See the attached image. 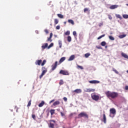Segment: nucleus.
<instances>
[{
  "label": "nucleus",
  "instance_id": "1",
  "mask_svg": "<svg viewBox=\"0 0 128 128\" xmlns=\"http://www.w3.org/2000/svg\"><path fill=\"white\" fill-rule=\"evenodd\" d=\"M105 94L108 98H116L118 96V93L116 92H112L110 91L106 92Z\"/></svg>",
  "mask_w": 128,
  "mask_h": 128
},
{
  "label": "nucleus",
  "instance_id": "2",
  "mask_svg": "<svg viewBox=\"0 0 128 128\" xmlns=\"http://www.w3.org/2000/svg\"><path fill=\"white\" fill-rule=\"evenodd\" d=\"M78 118H88V116L86 112H82L78 115Z\"/></svg>",
  "mask_w": 128,
  "mask_h": 128
},
{
  "label": "nucleus",
  "instance_id": "3",
  "mask_svg": "<svg viewBox=\"0 0 128 128\" xmlns=\"http://www.w3.org/2000/svg\"><path fill=\"white\" fill-rule=\"evenodd\" d=\"M116 109L114 108L110 109V118H114L116 116Z\"/></svg>",
  "mask_w": 128,
  "mask_h": 128
},
{
  "label": "nucleus",
  "instance_id": "4",
  "mask_svg": "<svg viewBox=\"0 0 128 128\" xmlns=\"http://www.w3.org/2000/svg\"><path fill=\"white\" fill-rule=\"evenodd\" d=\"M100 94L96 95V94H91L92 98L94 100H96V102L98 100H100Z\"/></svg>",
  "mask_w": 128,
  "mask_h": 128
},
{
  "label": "nucleus",
  "instance_id": "5",
  "mask_svg": "<svg viewBox=\"0 0 128 128\" xmlns=\"http://www.w3.org/2000/svg\"><path fill=\"white\" fill-rule=\"evenodd\" d=\"M42 74L40 76V78H42L44 76V74H46V72H48V70H46V67H42Z\"/></svg>",
  "mask_w": 128,
  "mask_h": 128
},
{
  "label": "nucleus",
  "instance_id": "6",
  "mask_svg": "<svg viewBox=\"0 0 128 128\" xmlns=\"http://www.w3.org/2000/svg\"><path fill=\"white\" fill-rule=\"evenodd\" d=\"M56 124V122L54 120H51L49 124V128H54V126Z\"/></svg>",
  "mask_w": 128,
  "mask_h": 128
},
{
  "label": "nucleus",
  "instance_id": "7",
  "mask_svg": "<svg viewBox=\"0 0 128 128\" xmlns=\"http://www.w3.org/2000/svg\"><path fill=\"white\" fill-rule=\"evenodd\" d=\"M60 74H64V76H70V73L68 71L61 70L60 72Z\"/></svg>",
  "mask_w": 128,
  "mask_h": 128
},
{
  "label": "nucleus",
  "instance_id": "8",
  "mask_svg": "<svg viewBox=\"0 0 128 128\" xmlns=\"http://www.w3.org/2000/svg\"><path fill=\"white\" fill-rule=\"evenodd\" d=\"M56 66H58V61H56L54 63V64H52V70H54L56 68Z\"/></svg>",
  "mask_w": 128,
  "mask_h": 128
},
{
  "label": "nucleus",
  "instance_id": "9",
  "mask_svg": "<svg viewBox=\"0 0 128 128\" xmlns=\"http://www.w3.org/2000/svg\"><path fill=\"white\" fill-rule=\"evenodd\" d=\"M42 60H36V62H35V64L36 65V66H40V64H42Z\"/></svg>",
  "mask_w": 128,
  "mask_h": 128
},
{
  "label": "nucleus",
  "instance_id": "10",
  "mask_svg": "<svg viewBox=\"0 0 128 128\" xmlns=\"http://www.w3.org/2000/svg\"><path fill=\"white\" fill-rule=\"evenodd\" d=\"M90 84H100V81L96 80H93L89 81Z\"/></svg>",
  "mask_w": 128,
  "mask_h": 128
},
{
  "label": "nucleus",
  "instance_id": "11",
  "mask_svg": "<svg viewBox=\"0 0 128 128\" xmlns=\"http://www.w3.org/2000/svg\"><path fill=\"white\" fill-rule=\"evenodd\" d=\"M118 8V5H112L110 7V10H114V8Z\"/></svg>",
  "mask_w": 128,
  "mask_h": 128
},
{
  "label": "nucleus",
  "instance_id": "12",
  "mask_svg": "<svg viewBox=\"0 0 128 128\" xmlns=\"http://www.w3.org/2000/svg\"><path fill=\"white\" fill-rule=\"evenodd\" d=\"M48 43H45L43 44V45L42 46V50H44L46 48H48Z\"/></svg>",
  "mask_w": 128,
  "mask_h": 128
},
{
  "label": "nucleus",
  "instance_id": "13",
  "mask_svg": "<svg viewBox=\"0 0 128 128\" xmlns=\"http://www.w3.org/2000/svg\"><path fill=\"white\" fill-rule=\"evenodd\" d=\"M95 90L92 88H87L86 90H84V92H94Z\"/></svg>",
  "mask_w": 128,
  "mask_h": 128
},
{
  "label": "nucleus",
  "instance_id": "14",
  "mask_svg": "<svg viewBox=\"0 0 128 128\" xmlns=\"http://www.w3.org/2000/svg\"><path fill=\"white\" fill-rule=\"evenodd\" d=\"M82 92L81 89H76L74 90V92H76V94H80Z\"/></svg>",
  "mask_w": 128,
  "mask_h": 128
},
{
  "label": "nucleus",
  "instance_id": "15",
  "mask_svg": "<svg viewBox=\"0 0 128 128\" xmlns=\"http://www.w3.org/2000/svg\"><path fill=\"white\" fill-rule=\"evenodd\" d=\"M74 58H75L74 55L71 56L68 60V62L74 60Z\"/></svg>",
  "mask_w": 128,
  "mask_h": 128
},
{
  "label": "nucleus",
  "instance_id": "16",
  "mask_svg": "<svg viewBox=\"0 0 128 128\" xmlns=\"http://www.w3.org/2000/svg\"><path fill=\"white\" fill-rule=\"evenodd\" d=\"M103 122L104 124H106V114H103Z\"/></svg>",
  "mask_w": 128,
  "mask_h": 128
},
{
  "label": "nucleus",
  "instance_id": "17",
  "mask_svg": "<svg viewBox=\"0 0 128 128\" xmlns=\"http://www.w3.org/2000/svg\"><path fill=\"white\" fill-rule=\"evenodd\" d=\"M64 60H66V57H62V58L60 59V61H59V62H60V64H62V62H64Z\"/></svg>",
  "mask_w": 128,
  "mask_h": 128
},
{
  "label": "nucleus",
  "instance_id": "18",
  "mask_svg": "<svg viewBox=\"0 0 128 128\" xmlns=\"http://www.w3.org/2000/svg\"><path fill=\"white\" fill-rule=\"evenodd\" d=\"M60 104V101L57 100L56 101L54 104H53V106H58V104Z\"/></svg>",
  "mask_w": 128,
  "mask_h": 128
},
{
  "label": "nucleus",
  "instance_id": "19",
  "mask_svg": "<svg viewBox=\"0 0 128 128\" xmlns=\"http://www.w3.org/2000/svg\"><path fill=\"white\" fill-rule=\"evenodd\" d=\"M44 101L42 100V101L41 103L38 104L39 108H42V106H44Z\"/></svg>",
  "mask_w": 128,
  "mask_h": 128
},
{
  "label": "nucleus",
  "instance_id": "20",
  "mask_svg": "<svg viewBox=\"0 0 128 128\" xmlns=\"http://www.w3.org/2000/svg\"><path fill=\"white\" fill-rule=\"evenodd\" d=\"M121 54H122V56H123V58H128V56L126 55V54L124 52H122Z\"/></svg>",
  "mask_w": 128,
  "mask_h": 128
},
{
  "label": "nucleus",
  "instance_id": "21",
  "mask_svg": "<svg viewBox=\"0 0 128 128\" xmlns=\"http://www.w3.org/2000/svg\"><path fill=\"white\" fill-rule=\"evenodd\" d=\"M58 46H59V48H62V40H58Z\"/></svg>",
  "mask_w": 128,
  "mask_h": 128
},
{
  "label": "nucleus",
  "instance_id": "22",
  "mask_svg": "<svg viewBox=\"0 0 128 128\" xmlns=\"http://www.w3.org/2000/svg\"><path fill=\"white\" fill-rule=\"evenodd\" d=\"M116 18H120V20H122V16H120V15L118 14H116Z\"/></svg>",
  "mask_w": 128,
  "mask_h": 128
},
{
  "label": "nucleus",
  "instance_id": "23",
  "mask_svg": "<svg viewBox=\"0 0 128 128\" xmlns=\"http://www.w3.org/2000/svg\"><path fill=\"white\" fill-rule=\"evenodd\" d=\"M68 22L71 24L72 25L74 24V22L72 20H68Z\"/></svg>",
  "mask_w": 128,
  "mask_h": 128
},
{
  "label": "nucleus",
  "instance_id": "24",
  "mask_svg": "<svg viewBox=\"0 0 128 128\" xmlns=\"http://www.w3.org/2000/svg\"><path fill=\"white\" fill-rule=\"evenodd\" d=\"M126 34H122V35L119 36V38H126Z\"/></svg>",
  "mask_w": 128,
  "mask_h": 128
},
{
  "label": "nucleus",
  "instance_id": "25",
  "mask_svg": "<svg viewBox=\"0 0 128 128\" xmlns=\"http://www.w3.org/2000/svg\"><path fill=\"white\" fill-rule=\"evenodd\" d=\"M90 56V53H87L84 54V56H85V58H88V56Z\"/></svg>",
  "mask_w": 128,
  "mask_h": 128
},
{
  "label": "nucleus",
  "instance_id": "26",
  "mask_svg": "<svg viewBox=\"0 0 128 128\" xmlns=\"http://www.w3.org/2000/svg\"><path fill=\"white\" fill-rule=\"evenodd\" d=\"M58 16L60 18H64V15L62 14H58Z\"/></svg>",
  "mask_w": 128,
  "mask_h": 128
},
{
  "label": "nucleus",
  "instance_id": "27",
  "mask_svg": "<svg viewBox=\"0 0 128 128\" xmlns=\"http://www.w3.org/2000/svg\"><path fill=\"white\" fill-rule=\"evenodd\" d=\"M68 42H72V37H70V36H68Z\"/></svg>",
  "mask_w": 128,
  "mask_h": 128
},
{
  "label": "nucleus",
  "instance_id": "28",
  "mask_svg": "<svg viewBox=\"0 0 128 128\" xmlns=\"http://www.w3.org/2000/svg\"><path fill=\"white\" fill-rule=\"evenodd\" d=\"M106 42H104V41L102 42H101V46H106Z\"/></svg>",
  "mask_w": 128,
  "mask_h": 128
},
{
  "label": "nucleus",
  "instance_id": "29",
  "mask_svg": "<svg viewBox=\"0 0 128 128\" xmlns=\"http://www.w3.org/2000/svg\"><path fill=\"white\" fill-rule=\"evenodd\" d=\"M46 60H44L42 62V63L41 65L42 66H44V64H46Z\"/></svg>",
  "mask_w": 128,
  "mask_h": 128
},
{
  "label": "nucleus",
  "instance_id": "30",
  "mask_svg": "<svg viewBox=\"0 0 128 128\" xmlns=\"http://www.w3.org/2000/svg\"><path fill=\"white\" fill-rule=\"evenodd\" d=\"M52 46H54V43H51L48 47V48L50 49V48H52Z\"/></svg>",
  "mask_w": 128,
  "mask_h": 128
},
{
  "label": "nucleus",
  "instance_id": "31",
  "mask_svg": "<svg viewBox=\"0 0 128 128\" xmlns=\"http://www.w3.org/2000/svg\"><path fill=\"white\" fill-rule=\"evenodd\" d=\"M108 38L110 40H114V38L112 37V36H109Z\"/></svg>",
  "mask_w": 128,
  "mask_h": 128
},
{
  "label": "nucleus",
  "instance_id": "32",
  "mask_svg": "<svg viewBox=\"0 0 128 128\" xmlns=\"http://www.w3.org/2000/svg\"><path fill=\"white\" fill-rule=\"evenodd\" d=\"M122 16L124 18H128V15L126 14H123Z\"/></svg>",
  "mask_w": 128,
  "mask_h": 128
},
{
  "label": "nucleus",
  "instance_id": "33",
  "mask_svg": "<svg viewBox=\"0 0 128 128\" xmlns=\"http://www.w3.org/2000/svg\"><path fill=\"white\" fill-rule=\"evenodd\" d=\"M105 36H106V34H102V35L100 36L98 38V40H100V38H104Z\"/></svg>",
  "mask_w": 128,
  "mask_h": 128
},
{
  "label": "nucleus",
  "instance_id": "34",
  "mask_svg": "<svg viewBox=\"0 0 128 128\" xmlns=\"http://www.w3.org/2000/svg\"><path fill=\"white\" fill-rule=\"evenodd\" d=\"M113 72H114L117 74H118V72L114 68H112Z\"/></svg>",
  "mask_w": 128,
  "mask_h": 128
},
{
  "label": "nucleus",
  "instance_id": "35",
  "mask_svg": "<svg viewBox=\"0 0 128 128\" xmlns=\"http://www.w3.org/2000/svg\"><path fill=\"white\" fill-rule=\"evenodd\" d=\"M50 112L52 116V114H54V110H51L50 111Z\"/></svg>",
  "mask_w": 128,
  "mask_h": 128
},
{
  "label": "nucleus",
  "instance_id": "36",
  "mask_svg": "<svg viewBox=\"0 0 128 128\" xmlns=\"http://www.w3.org/2000/svg\"><path fill=\"white\" fill-rule=\"evenodd\" d=\"M59 84H60V86L64 84V80H61L59 82Z\"/></svg>",
  "mask_w": 128,
  "mask_h": 128
},
{
  "label": "nucleus",
  "instance_id": "37",
  "mask_svg": "<svg viewBox=\"0 0 128 128\" xmlns=\"http://www.w3.org/2000/svg\"><path fill=\"white\" fill-rule=\"evenodd\" d=\"M70 31L68 30L66 31V32L65 33L66 36H70Z\"/></svg>",
  "mask_w": 128,
  "mask_h": 128
},
{
  "label": "nucleus",
  "instance_id": "38",
  "mask_svg": "<svg viewBox=\"0 0 128 128\" xmlns=\"http://www.w3.org/2000/svg\"><path fill=\"white\" fill-rule=\"evenodd\" d=\"M77 66L78 68H80V70H84V67H82V66L77 65Z\"/></svg>",
  "mask_w": 128,
  "mask_h": 128
},
{
  "label": "nucleus",
  "instance_id": "39",
  "mask_svg": "<svg viewBox=\"0 0 128 128\" xmlns=\"http://www.w3.org/2000/svg\"><path fill=\"white\" fill-rule=\"evenodd\" d=\"M54 22H55L56 24H58V20L55 19L54 20Z\"/></svg>",
  "mask_w": 128,
  "mask_h": 128
},
{
  "label": "nucleus",
  "instance_id": "40",
  "mask_svg": "<svg viewBox=\"0 0 128 128\" xmlns=\"http://www.w3.org/2000/svg\"><path fill=\"white\" fill-rule=\"evenodd\" d=\"M47 42H52V38H50L49 37V38H48Z\"/></svg>",
  "mask_w": 128,
  "mask_h": 128
},
{
  "label": "nucleus",
  "instance_id": "41",
  "mask_svg": "<svg viewBox=\"0 0 128 128\" xmlns=\"http://www.w3.org/2000/svg\"><path fill=\"white\" fill-rule=\"evenodd\" d=\"M30 104H32V102H31V101L30 100V101H29V102H28V104L27 106H30Z\"/></svg>",
  "mask_w": 128,
  "mask_h": 128
},
{
  "label": "nucleus",
  "instance_id": "42",
  "mask_svg": "<svg viewBox=\"0 0 128 128\" xmlns=\"http://www.w3.org/2000/svg\"><path fill=\"white\" fill-rule=\"evenodd\" d=\"M73 35L74 36H76V31L73 32Z\"/></svg>",
  "mask_w": 128,
  "mask_h": 128
},
{
  "label": "nucleus",
  "instance_id": "43",
  "mask_svg": "<svg viewBox=\"0 0 128 128\" xmlns=\"http://www.w3.org/2000/svg\"><path fill=\"white\" fill-rule=\"evenodd\" d=\"M96 48H98V50H102V46H96Z\"/></svg>",
  "mask_w": 128,
  "mask_h": 128
},
{
  "label": "nucleus",
  "instance_id": "44",
  "mask_svg": "<svg viewBox=\"0 0 128 128\" xmlns=\"http://www.w3.org/2000/svg\"><path fill=\"white\" fill-rule=\"evenodd\" d=\"M32 118H33L34 120H36V115L32 114Z\"/></svg>",
  "mask_w": 128,
  "mask_h": 128
},
{
  "label": "nucleus",
  "instance_id": "45",
  "mask_svg": "<svg viewBox=\"0 0 128 128\" xmlns=\"http://www.w3.org/2000/svg\"><path fill=\"white\" fill-rule=\"evenodd\" d=\"M88 8H85L84 9V12H88Z\"/></svg>",
  "mask_w": 128,
  "mask_h": 128
},
{
  "label": "nucleus",
  "instance_id": "46",
  "mask_svg": "<svg viewBox=\"0 0 128 128\" xmlns=\"http://www.w3.org/2000/svg\"><path fill=\"white\" fill-rule=\"evenodd\" d=\"M64 102H66L68 100V98H66V97H64Z\"/></svg>",
  "mask_w": 128,
  "mask_h": 128
},
{
  "label": "nucleus",
  "instance_id": "47",
  "mask_svg": "<svg viewBox=\"0 0 128 128\" xmlns=\"http://www.w3.org/2000/svg\"><path fill=\"white\" fill-rule=\"evenodd\" d=\"M60 26H56V30H60Z\"/></svg>",
  "mask_w": 128,
  "mask_h": 128
},
{
  "label": "nucleus",
  "instance_id": "48",
  "mask_svg": "<svg viewBox=\"0 0 128 128\" xmlns=\"http://www.w3.org/2000/svg\"><path fill=\"white\" fill-rule=\"evenodd\" d=\"M44 32H45L46 34H48V30L46 29V30H44Z\"/></svg>",
  "mask_w": 128,
  "mask_h": 128
},
{
  "label": "nucleus",
  "instance_id": "49",
  "mask_svg": "<svg viewBox=\"0 0 128 128\" xmlns=\"http://www.w3.org/2000/svg\"><path fill=\"white\" fill-rule=\"evenodd\" d=\"M108 18H109V20H112V17L109 15L108 16Z\"/></svg>",
  "mask_w": 128,
  "mask_h": 128
},
{
  "label": "nucleus",
  "instance_id": "50",
  "mask_svg": "<svg viewBox=\"0 0 128 128\" xmlns=\"http://www.w3.org/2000/svg\"><path fill=\"white\" fill-rule=\"evenodd\" d=\"M50 38H52V33L50 34Z\"/></svg>",
  "mask_w": 128,
  "mask_h": 128
},
{
  "label": "nucleus",
  "instance_id": "51",
  "mask_svg": "<svg viewBox=\"0 0 128 128\" xmlns=\"http://www.w3.org/2000/svg\"><path fill=\"white\" fill-rule=\"evenodd\" d=\"M104 26V23H100L99 24V26Z\"/></svg>",
  "mask_w": 128,
  "mask_h": 128
},
{
  "label": "nucleus",
  "instance_id": "52",
  "mask_svg": "<svg viewBox=\"0 0 128 128\" xmlns=\"http://www.w3.org/2000/svg\"><path fill=\"white\" fill-rule=\"evenodd\" d=\"M125 90H128V86H125Z\"/></svg>",
  "mask_w": 128,
  "mask_h": 128
},
{
  "label": "nucleus",
  "instance_id": "53",
  "mask_svg": "<svg viewBox=\"0 0 128 128\" xmlns=\"http://www.w3.org/2000/svg\"><path fill=\"white\" fill-rule=\"evenodd\" d=\"M54 102V100H52L50 102V104H52V102Z\"/></svg>",
  "mask_w": 128,
  "mask_h": 128
},
{
  "label": "nucleus",
  "instance_id": "54",
  "mask_svg": "<svg viewBox=\"0 0 128 128\" xmlns=\"http://www.w3.org/2000/svg\"><path fill=\"white\" fill-rule=\"evenodd\" d=\"M60 114H61V116H64V113H62V112H60Z\"/></svg>",
  "mask_w": 128,
  "mask_h": 128
},
{
  "label": "nucleus",
  "instance_id": "55",
  "mask_svg": "<svg viewBox=\"0 0 128 128\" xmlns=\"http://www.w3.org/2000/svg\"><path fill=\"white\" fill-rule=\"evenodd\" d=\"M38 31L36 30V32L37 34H38Z\"/></svg>",
  "mask_w": 128,
  "mask_h": 128
},
{
  "label": "nucleus",
  "instance_id": "56",
  "mask_svg": "<svg viewBox=\"0 0 128 128\" xmlns=\"http://www.w3.org/2000/svg\"><path fill=\"white\" fill-rule=\"evenodd\" d=\"M106 48H108V46H105Z\"/></svg>",
  "mask_w": 128,
  "mask_h": 128
},
{
  "label": "nucleus",
  "instance_id": "57",
  "mask_svg": "<svg viewBox=\"0 0 128 128\" xmlns=\"http://www.w3.org/2000/svg\"><path fill=\"white\" fill-rule=\"evenodd\" d=\"M126 6H128V4H126Z\"/></svg>",
  "mask_w": 128,
  "mask_h": 128
},
{
  "label": "nucleus",
  "instance_id": "58",
  "mask_svg": "<svg viewBox=\"0 0 128 128\" xmlns=\"http://www.w3.org/2000/svg\"><path fill=\"white\" fill-rule=\"evenodd\" d=\"M64 24H66V22H64Z\"/></svg>",
  "mask_w": 128,
  "mask_h": 128
},
{
  "label": "nucleus",
  "instance_id": "59",
  "mask_svg": "<svg viewBox=\"0 0 128 128\" xmlns=\"http://www.w3.org/2000/svg\"><path fill=\"white\" fill-rule=\"evenodd\" d=\"M110 34H112V33H110Z\"/></svg>",
  "mask_w": 128,
  "mask_h": 128
}]
</instances>
